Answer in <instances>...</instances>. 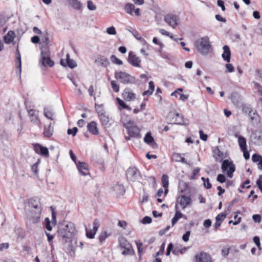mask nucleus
Listing matches in <instances>:
<instances>
[{"instance_id":"obj_1","label":"nucleus","mask_w":262,"mask_h":262,"mask_svg":"<svg viewBox=\"0 0 262 262\" xmlns=\"http://www.w3.org/2000/svg\"><path fill=\"white\" fill-rule=\"evenodd\" d=\"M75 230L74 224L71 223L61 225L57 231L59 240L63 244L71 242Z\"/></svg>"},{"instance_id":"obj_2","label":"nucleus","mask_w":262,"mask_h":262,"mask_svg":"<svg viewBox=\"0 0 262 262\" xmlns=\"http://www.w3.org/2000/svg\"><path fill=\"white\" fill-rule=\"evenodd\" d=\"M195 46L198 51L203 55L207 54L211 47L209 38L207 37H204L196 40Z\"/></svg>"},{"instance_id":"obj_3","label":"nucleus","mask_w":262,"mask_h":262,"mask_svg":"<svg viewBox=\"0 0 262 262\" xmlns=\"http://www.w3.org/2000/svg\"><path fill=\"white\" fill-rule=\"evenodd\" d=\"M134 122L131 121H128L125 125V127L127 130V134L132 138H140V129L139 128L135 125H133Z\"/></svg>"},{"instance_id":"obj_4","label":"nucleus","mask_w":262,"mask_h":262,"mask_svg":"<svg viewBox=\"0 0 262 262\" xmlns=\"http://www.w3.org/2000/svg\"><path fill=\"white\" fill-rule=\"evenodd\" d=\"M29 210H36V216L35 217H34L35 219H34V221L38 220V215L39 214H41V206L39 202V199L37 198L34 197L31 198L29 200Z\"/></svg>"},{"instance_id":"obj_5","label":"nucleus","mask_w":262,"mask_h":262,"mask_svg":"<svg viewBox=\"0 0 262 262\" xmlns=\"http://www.w3.org/2000/svg\"><path fill=\"white\" fill-rule=\"evenodd\" d=\"M115 77L117 80L123 84L133 83L135 80L134 77L123 72H116Z\"/></svg>"},{"instance_id":"obj_6","label":"nucleus","mask_w":262,"mask_h":262,"mask_svg":"<svg viewBox=\"0 0 262 262\" xmlns=\"http://www.w3.org/2000/svg\"><path fill=\"white\" fill-rule=\"evenodd\" d=\"M167 119L171 124L182 125L184 122L183 117L178 113H170L167 117Z\"/></svg>"},{"instance_id":"obj_7","label":"nucleus","mask_w":262,"mask_h":262,"mask_svg":"<svg viewBox=\"0 0 262 262\" xmlns=\"http://www.w3.org/2000/svg\"><path fill=\"white\" fill-rule=\"evenodd\" d=\"M40 214H39L38 215V220H36V221L34 220L35 219L34 217H35L36 216V210H28L26 211V224L27 225H31L32 224H36L40 221Z\"/></svg>"},{"instance_id":"obj_8","label":"nucleus","mask_w":262,"mask_h":262,"mask_svg":"<svg viewBox=\"0 0 262 262\" xmlns=\"http://www.w3.org/2000/svg\"><path fill=\"white\" fill-rule=\"evenodd\" d=\"M39 63L43 67L48 66L50 67H52L54 64V61L51 59L48 53L43 51L41 52V58L39 60Z\"/></svg>"},{"instance_id":"obj_9","label":"nucleus","mask_w":262,"mask_h":262,"mask_svg":"<svg viewBox=\"0 0 262 262\" xmlns=\"http://www.w3.org/2000/svg\"><path fill=\"white\" fill-rule=\"evenodd\" d=\"M140 171L136 167H129L126 171V176L128 180L134 182L139 176Z\"/></svg>"},{"instance_id":"obj_10","label":"nucleus","mask_w":262,"mask_h":262,"mask_svg":"<svg viewBox=\"0 0 262 262\" xmlns=\"http://www.w3.org/2000/svg\"><path fill=\"white\" fill-rule=\"evenodd\" d=\"M194 260L195 262H212L211 256L204 252L197 253L194 256Z\"/></svg>"},{"instance_id":"obj_11","label":"nucleus","mask_w":262,"mask_h":262,"mask_svg":"<svg viewBox=\"0 0 262 262\" xmlns=\"http://www.w3.org/2000/svg\"><path fill=\"white\" fill-rule=\"evenodd\" d=\"M127 61L133 67L138 68L141 67L140 63L141 61L140 59L132 51L128 53Z\"/></svg>"},{"instance_id":"obj_12","label":"nucleus","mask_w":262,"mask_h":262,"mask_svg":"<svg viewBox=\"0 0 262 262\" xmlns=\"http://www.w3.org/2000/svg\"><path fill=\"white\" fill-rule=\"evenodd\" d=\"M164 21L170 27L175 28L178 25V17L173 14H167L164 18Z\"/></svg>"},{"instance_id":"obj_13","label":"nucleus","mask_w":262,"mask_h":262,"mask_svg":"<svg viewBox=\"0 0 262 262\" xmlns=\"http://www.w3.org/2000/svg\"><path fill=\"white\" fill-rule=\"evenodd\" d=\"M177 202L180 204L183 209L191 204L192 200L189 196L182 195L177 198Z\"/></svg>"},{"instance_id":"obj_14","label":"nucleus","mask_w":262,"mask_h":262,"mask_svg":"<svg viewBox=\"0 0 262 262\" xmlns=\"http://www.w3.org/2000/svg\"><path fill=\"white\" fill-rule=\"evenodd\" d=\"M99 226L100 224L99 220L97 219H95L93 222V230H88V229L85 228L86 236L91 239L94 238Z\"/></svg>"},{"instance_id":"obj_15","label":"nucleus","mask_w":262,"mask_h":262,"mask_svg":"<svg viewBox=\"0 0 262 262\" xmlns=\"http://www.w3.org/2000/svg\"><path fill=\"white\" fill-rule=\"evenodd\" d=\"M60 63L64 67L68 66L71 69H73L77 66L76 62L73 59H70L69 54H67L66 55V62H65L64 59H61Z\"/></svg>"},{"instance_id":"obj_16","label":"nucleus","mask_w":262,"mask_h":262,"mask_svg":"<svg viewBox=\"0 0 262 262\" xmlns=\"http://www.w3.org/2000/svg\"><path fill=\"white\" fill-rule=\"evenodd\" d=\"M242 111L244 113L248 114L249 115L251 121L253 123L255 116H257V114L255 112H253L251 106L250 105H244L242 107Z\"/></svg>"},{"instance_id":"obj_17","label":"nucleus","mask_w":262,"mask_h":262,"mask_svg":"<svg viewBox=\"0 0 262 262\" xmlns=\"http://www.w3.org/2000/svg\"><path fill=\"white\" fill-rule=\"evenodd\" d=\"M122 97L126 101H130L136 98V95L131 92L129 89H125L123 93Z\"/></svg>"},{"instance_id":"obj_18","label":"nucleus","mask_w":262,"mask_h":262,"mask_svg":"<svg viewBox=\"0 0 262 262\" xmlns=\"http://www.w3.org/2000/svg\"><path fill=\"white\" fill-rule=\"evenodd\" d=\"M251 138L254 144L262 145V132L253 133Z\"/></svg>"},{"instance_id":"obj_19","label":"nucleus","mask_w":262,"mask_h":262,"mask_svg":"<svg viewBox=\"0 0 262 262\" xmlns=\"http://www.w3.org/2000/svg\"><path fill=\"white\" fill-rule=\"evenodd\" d=\"M89 132L93 135H97L99 134V130L96 122L91 121L87 125Z\"/></svg>"},{"instance_id":"obj_20","label":"nucleus","mask_w":262,"mask_h":262,"mask_svg":"<svg viewBox=\"0 0 262 262\" xmlns=\"http://www.w3.org/2000/svg\"><path fill=\"white\" fill-rule=\"evenodd\" d=\"M175 210L176 212L175 214L173 216V217L171 220V225L172 226H173L178 222V221L184 217V215L181 213L180 211L178 210V205L176 204L175 205Z\"/></svg>"},{"instance_id":"obj_21","label":"nucleus","mask_w":262,"mask_h":262,"mask_svg":"<svg viewBox=\"0 0 262 262\" xmlns=\"http://www.w3.org/2000/svg\"><path fill=\"white\" fill-rule=\"evenodd\" d=\"M38 111H37L36 110H30L29 112H28V114L29 117L30 118L31 121L33 123L36 124L37 121H38Z\"/></svg>"},{"instance_id":"obj_22","label":"nucleus","mask_w":262,"mask_h":262,"mask_svg":"<svg viewBox=\"0 0 262 262\" xmlns=\"http://www.w3.org/2000/svg\"><path fill=\"white\" fill-rule=\"evenodd\" d=\"M224 50V52L222 55V57L223 59L227 61V62H229L230 61L231 57V52L229 47L228 46H224L223 48Z\"/></svg>"},{"instance_id":"obj_23","label":"nucleus","mask_w":262,"mask_h":262,"mask_svg":"<svg viewBox=\"0 0 262 262\" xmlns=\"http://www.w3.org/2000/svg\"><path fill=\"white\" fill-rule=\"evenodd\" d=\"M76 165L80 173L83 176H86L87 173L83 170L88 171V164L84 162H78V163L76 164Z\"/></svg>"},{"instance_id":"obj_24","label":"nucleus","mask_w":262,"mask_h":262,"mask_svg":"<svg viewBox=\"0 0 262 262\" xmlns=\"http://www.w3.org/2000/svg\"><path fill=\"white\" fill-rule=\"evenodd\" d=\"M226 217V215L223 213H220L215 217V223L213 226L214 229L217 230L221 225L222 221Z\"/></svg>"},{"instance_id":"obj_25","label":"nucleus","mask_w":262,"mask_h":262,"mask_svg":"<svg viewBox=\"0 0 262 262\" xmlns=\"http://www.w3.org/2000/svg\"><path fill=\"white\" fill-rule=\"evenodd\" d=\"M43 115L46 117L53 120L54 119L53 116L54 115V113L53 110L51 107H45L43 109Z\"/></svg>"},{"instance_id":"obj_26","label":"nucleus","mask_w":262,"mask_h":262,"mask_svg":"<svg viewBox=\"0 0 262 262\" xmlns=\"http://www.w3.org/2000/svg\"><path fill=\"white\" fill-rule=\"evenodd\" d=\"M97 112L99 115L102 123L104 125H106L109 122V118L107 116L105 115L104 111H98V109H97Z\"/></svg>"},{"instance_id":"obj_27","label":"nucleus","mask_w":262,"mask_h":262,"mask_svg":"<svg viewBox=\"0 0 262 262\" xmlns=\"http://www.w3.org/2000/svg\"><path fill=\"white\" fill-rule=\"evenodd\" d=\"M15 35V33L13 31H9L4 37L5 43L7 44L11 43L14 39Z\"/></svg>"},{"instance_id":"obj_28","label":"nucleus","mask_w":262,"mask_h":262,"mask_svg":"<svg viewBox=\"0 0 262 262\" xmlns=\"http://www.w3.org/2000/svg\"><path fill=\"white\" fill-rule=\"evenodd\" d=\"M38 148L40 149V154L46 157L49 156V150L47 147H43L39 144H36L35 146V151L37 152Z\"/></svg>"},{"instance_id":"obj_29","label":"nucleus","mask_w":262,"mask_h":262,"mask_svg":"<svg viewBox=\"0 0 262 262\" xmlns=\"http://www.w3.org/2000/svg\"><path fill=\"white\" fill-rule=\"evenodd\" d=\"M51 125L52 123H50L48 127L45 126L44 128L43 134L47 138H50L53 135V127Z\"/></svg>"},{"instance_id":"obj_30","label":"nucleus","mask_w":262,"mask_h":262,"mask_svg":"<svg viewBox=\"0 0 262 262\" xmlns=\"http://www.w3.org/2000/svg\"><path fill=\"white\" fill-rule=\"evenodd\" d=\"M238 143L241 150L247 149L246 139L243 136H239L238 139Z\"/></svg>"},{"instance_id":"obj_31","label":"nucleus","mask_w":262,"mask_h":262,"mask_svg":"<svg viewBox=\"0 0 262 262\" xmlns=\"http://www.w3.org/2000/svg\"><path fill=\"white\" fill-rule=\"evenodd\" d=\"M119 242L120 247L122 249L132 247L131 244L124 237L119 238Z\"/></svg>"},{"instance_id":"obj_32","label":"nucleus","mask_w":262,"mask_h":262,"mask_svg":"<svg viewBox=\"0 0 262 262\" xmlns=\"http://www.w3.org/2000/svg\"><path fill=\"white\" fill-rule=\"evenodd\" d=\"M70 5L76 10H79L81 7V4L78 0H68Z\"/></svg>"},{"instance_id":"obj_33","label":"nucleus","mask_w":262,"mask_h":262,"mask_svg":"<svg viewBox=\"0 0 262 262\" xmlns=\"http://www.w3.org/2000/svg\"><path fill=\"white\" fill-rule=\"evenodd\" d=\"M135 6L134 4L128 3L125 5L124 10L125 12L130 15H133V11H134Z\"/></svg>"},{"instance_id":"obj_34","label":"nucleus","mask_w":262,"mask_h":262,"mask_svg":"<svg viewBox=\"0 0 262 262\" xmlns=\"http://www.w3.org/2000/svg\"><path fill=\"white\" fill-rule=\"evenodd\" d=\"M16 60L18 62V65L17 66V68L18 69V72L19 76H20V74L21 72V57L20 54L18 49H17L16 50Z\"/></svg>"},{"instance_id":"obj_35","label":"nucleus","mask_w":262,"mask_h":262,"mask_svg":"<svg viewBox=\"0 0 262 262\" xmlns=\"http://www.w3.org/2000/svg\"><path fill=\"white\" fill-rule=\"evenodd\" d=\"M230 163L227 160H225L223 161L222 164V169L223 172H225L230 167L232 166L230 165Z\"/></svg>"},{"instance_id":"obj_36","label":"nucleus","mask_w":262,"mask_h":262,"mask_svg":"<svg viewBox=\"0 0 262 262\" xmlns=\"http://www.w3.org/2000/svg\"><path fill=\"white\" fill-rule=\"evenodd\" d=\"M40 162V160L38 159L37 161L31 166V170L35 175L38 174V167Z\"/></svg>"},{"instance_id":"obj_37","label":"nucleus","mask_w":262,"mask_h":262,"mask_svg":"<svg viewBox=\"0 0 262 262\" xmlns=\"http://www.w3.org/2000/svg\"><path fill=\"white\" fill-rule=\"evenodd\" d=\"M144 142L147 144H150L154 141V138L152 137L150 133H147L144 139Z\"/></svg>"},{"instance_id":"obj_38","label":"nucleus","mask_w":262,"mask_h":262,"mask_svg":"<svg viewBox=\"0 0 262 262\" xmlns=\"http://www.w3.org/2000/svg\"><path fill=\"white\" fill-rule=\"evenodd\" d=\"M167 174H163L162 177V182L163 184V187H168L169 185V180Z\"/></svg>"},{"instance_id":"obj_39","label":"nucleus","mask_w":262,"mask_h":262,"mask_svg":"<svg viewBox=\"0 0 262 262\" xmlns=\"http://www.w3.org/2000/svg\"><path fill=\"white\" fill-rule=\"evenodd\" d=\"M41 40L46 45L48 46L49 43V34L47 32L44 33L41 36Z\"/></svg>"},{"instance_id":"obj_40","label":"nucleus","mask_w":262,"mask_h":262,"mask_svg":"<svg viewBox=\"0 0 262 262\" xmlns=\"http://www.w3.org/2000/svg\"><path fill=\"white\" fill-rule=\"evenodd\" d=\"M110 59L111 61L115 64L117 65H122L123 64L122 61L114 55L111 56Z\"/></svg>"},{"instance_id":"obj_41","label":"nucleus","mask_w":262,"mask_h":262,"mask_svg":"<svg viewBox=\"0 0 262 262\" xmlns=\"http://www.w3.org/2000/svg\"><path fill=\"white\" fill-rule=\"evenodd\" d=\"M117 101L118 102V103L120 106H121L122 108L128 110H131V108L128 106L127 105L125 104V103L120 99L119 98H117Z\"/></svg>"},{"instance_id":"obj_42","label":"nucleus","mask_w":262,"mask_h":262,"mask_svg":"<svg viewBox=\"0 0 262 262\" xmlns=\"http://www.w3.org/2000/svg\"><path fill=\"white\" fill-rule=\"evenodd\" d=\"M108 236V235L106 231L102 232L99 236V241L103 243Z\"/></svg>"},{"instance_id":"obj_43","label":"nucleus","mask_w":262,"mask_h":262,"mask_svg":"<svg viewBox=\"0 0 262 262\" xmlns=\"http://www.w3.org/2000/svg\"><path fill=\"white\" fill-rule=\"evenodd\" d=\"M188 248V247H184L181 249H174L172 251V253L175 255H178L179 253L182 254L187 250Z\"/></svg>"},{"instance_id":"obj_44","label":"nucleus","mask_w":262,"mask_h":262,"mask_svg":"<svg viewBox=\"0 0 262 262\" xmlns=\"http://www.w3.org/2000/svg\"><path fill=\"white\" fill-rule=\"evenodd\" d=\"M181 157V154L179 153L174 152L172 155V159L173 161L175 162H179L180 161Z\"/></svg>"},{"instance_id":"obj_45","label":"nucleus","mask_w":262,"mask_h":262,"mask_svg":"<svg viewBox=\"0 0 262 262\" xmlns=\"http://www.w3.org/2000/svg\"><path fill=\"white\" fill-rule=\"evenodd\" d=\"M253 241L254 243L255 244V245L257 246L258 250H261L259 237L258 236H255L253 237Z\"/></svg>"},{"instance_id":"obj_46","label":"nucleus","mask_w":262,"mask_h":262,"mask_svg":"<svg viewBox=\"0 0 262 262\" xmlns=\"http://www.w3.org/2000/svg\"><path fill=\"white\" fill-rule=\"evenodd\" d=\"M234 71V68L232 64L227 63L226 64V73H232Z\"/></svg>"},{"instance_id":"obj_47","label":"nucleus","mask_w":262,"mask_h":262,"mask_svg":"<svg viewBox=\"0 0 262 262\" xmlns=\"http://www.w3.org/2000/svg\"><path fill=\"white\" fill-rule=\"evenodd\" d=\"M262 159V156L257 155L256 154H254L252 156V160L254 162H259Z\"/></svg>"},{"instance_id":"obj_48","label":"nucleus","mask_w":262,"mask_h":262,"mask_svg":"<svg viewBox=\"0 0 262 262\" xmlns=\"http://www.w3.org/2000/svg\"><path fill=\"white\" fill-rule=\"evenodd\" d=\"M111 83L113 90L115 92H118L119 91V86L117 84V82L113 80L112 81Z\"/></svg>"},{"instance_id":"obj_49","label":"nucleus","mask_w":262,"mask_h":262,"mask_svg":"<svg viewBox=\"0 0 262 262\" xmlns=\"http://www.w3.org/2000/svg\"><path fill=\"white\" fill-rule=\"evenodd\" d=\"M87 7L90 10H95L96 9V6L93 4L92 1H88L87 2Z\"/></svg>"},{"instance_id":"obj_50","label":"nucleus","mask_w":262,"mask_h":262,"mask_svg":"<svg viewBox=\"0 0 262 262\" xmlns=\"http://www.w3.org/2000/svg\"><path fill=\"white\" fill-rule=\"evenodd\" d=\"M78 131V129L76 127H74L72 129H68L67 133L68 135H72L73 136H75Z\"/></svg>"},{"instance_id":"obj_51","label":"nucleus","mask_w":262,"mask_h":262,"mask_svg":"<svg viewBox=\"0 0 262 262\" xmlns=\"http://www.w3.org/2000/svg\"><path fill=\"white\" fill-rule=\"evenodd\" d=\"M235 171V167L233 165L229 167V169L227 170V176L228 177L232 178L233 177V173Z\"/></svg>"},{"instance_id":"obj_52","label":"nucleus","mask_w":262,"mask_h":262,"mask_svg":"<svg viewBox=\"0 0 262 262\" xmlns=\"http://www.w3.org/2000/svg\"><path fill=\"white\" fill-rule=\"evenodd\" d=\"M216 180L221 183H223L226 181V177L223 174H219L217 175Z\"/></svg>"},{"instance_id":"obj_53","label":"nucleus","mask_w":262,"mask_h":262,"mask_svg":"<svg viewBox=\"0 0 262 262\" xmlns=\"http://www.w3.org/2000/svg\"><path fill=\"white\" fill-rule=\"evenodd\" d=\"M152 222V219L150 217L146 216L143 218L141 222L143 224H150Z\"/></svg>"},{"instance_id":"obj_54","label":"nucleus","mask_w":262,"mask_h":262,"mask_svg":"<svg viewBox=\"0 0 262 262\" xmlns=\"http://www.w3.org/2000/svg\"><path fill=\"white\" fill-rule=\"evenodd\" d=\"M106 32L110 35H115L116 34L115 28L113 26L107 28Z\"/></svg>"},{"instance_id":"obj_55","label":"nucleus","mask_w":262,"mask_h":262,"mask_svg":"<svg viewBox=\"0 0 262 262\" xmlns=\"http://www.w3.org/2000/svg\"><path fill=\"white\" fill-rule=\"evenodd\" d=\"M200 137L201 140L203 141H206L207 140L208 136L207 134H205L203 130H200L199 131Z\"/></svg>"},{"instance_id":"obj_56","label":"nucleus","mask_w":262,"mask_h":262,"mask_svg":"<svg viewBox=\"0 0 262 262\" xmlns=\"http://www.w3.org/2000/svg\"><path fill=\"white\" fill-rule=\"evenodd\" d=\"M190 235V231H187V232H186V233L184 234H183V235L182 236L183 240L185 242H188L189 241Z\"/></svg>"},{"instance_id":"obj_57","label":"nucleus","mask_w":262,"mask_h":262,"mask_svg":"<svg viewBox=\"0 0 262 262\" xmlns=\"http://www.w3.org/2000/svg\"><path fill=\"white\" fill-rule=\"evenodd\" d=\"M25 104L26 106V108L27 110V112H29L30 110H34V106H31L30 103L28 101L26 100L25 102Z\"/></svg>"},{"instance_id":"obj_58","label":"nucleus","mask_w":262,"mask_h":262,"mask_svg":"<svg viewBox=\"0 0 262 262\" xmlns=\"http://www.w3.org/2000/svg\"><path fill=\"white\" fill-rule=\"evenodd\" d=\"M230 248L229 247H223L222 250V254L224 256H226L229 254Z\"/></svg>"},{"instance_id":"obj_59","label":"nucleus","mask_w":262,"mask_h":262,"mask_svg":"<svg viewBox=\"0 0 262 262\" xmlns=\"http://www.w3.org/2000/svg\"><path fill=\"white\" fill-rule=\"evenodd\" d=\"M200 170V169L199 168H195L193 169V170L192 171V174L191 177V180L195 179L196 175L199 172Z\"/></svg>"},{"instance_id":"obj_60","label":"nucleus","mask_w":262,"mask_h":262,"mask_svg":"<svg viewBox=\"0 0 262 262\" xmlns=\"http://www.w3.org/2000/svg\"><path fill=\"white\" fill-rule=\"evenodd\" d=\"M252 219L255 223H260L261 221V216L259 214H254Z\"/></svg>"},{"instance_id":"obj_61","label":"nucleus","mask_w":262,"mask_h":262,"mask_svg":"<svg viewBox=\"0 0 262 262\" xmlns=\"http://www.w3.org/2000/svg\"><path fill=\"white\" fill-rule=\"evenodd\" d=\"M135 243H136L137 247L138 252L139 253L141 252V251L143 250V248H142V247L143 246V244L141 242H139V241H135Z\"/></svg>"},{"instance_id":"obj_62","label":"nucleus","mask_w":262,"mask_h":262,"mask_svg":"<svg viewBox=\"0 0 262 262\" xmlns=\"http://www.w3.org/2000/svg\"><path fill=\"white\" fill-rule=\"evenodd\" d=\"M212 222L210 219H207L204 221L203 226L205 228H209L211 226Z\"/></svg>"},{"instance_id":"obj_63","label":"nucleus","mask_w":262,"mask_h":262,"mask_svg":"<svg viewBox=\"0 0 262 262\" xmlns=\"http://www.w3.org/2000/svg\"><path fill=\"white\" fill-rule=\"evenodd\" d=\"M164 244H163L160 248L159 251L156 253V256H157L160 255H162L164 252Z\"/></svg>"},{"instance_id":"obj_64","label":"nucleus","mask_w":262,"mask_h":262,"mask_svg":"<svg viewBox=\"0 0 262 262\" xmlns=\"http://www.w3.org/2000/svg\"><path fill=\"white\" fill-rule=\"evenodd\" d=\"M131 248L132 247L124 248V250L122 252V254L124 255L130 254L131 253Z\"/></svg>"}]
</instances>
